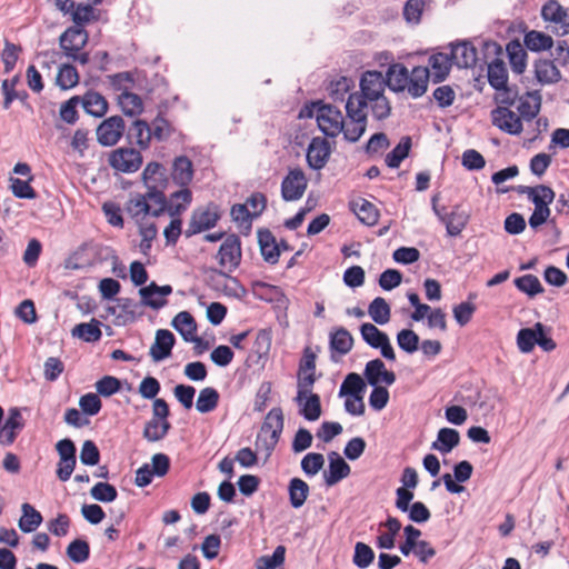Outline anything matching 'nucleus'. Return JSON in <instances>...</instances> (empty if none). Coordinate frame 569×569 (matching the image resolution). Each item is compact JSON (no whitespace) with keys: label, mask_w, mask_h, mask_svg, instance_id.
<instances>
[{"label":"nucleus","mask_w":569,"mask_h":569,"mask_svg":"<svg viewBox=\"0 0 569 569\" xmlns=\"http://www.w3.org/2000/svg\"><path fill=\"white\" fill-rule=\"evenodd\" d=\"M286 560V547L278 546L272 555H264L259 557L256 562V569H282Z\"/></svg>","instance_id":"38"},{"label":"nucleus","mask_w":569,"mask_h":569,"mask_svg":"<svg viewBox=\"0 0 569 569\" xmlns=\"http://www.w3.org/2000/svg\"><path fill=\"white\" fill-rule=\"evenodd\" d=\"M90 495L94 500L111 502L116 500L118 492L112 485L108 482H98L91 488Z\"/></svg>","instance_id":"60"},{"label":"nucleus","mask_w":569,"mask_h":569,"mask_svg":"<svg viewBox=\"0 0 569 569\" xmlns=\"http://www.w3.org/2000/svg\"><path fill=\"white\" fill-rule=\"evenodd\" d=\"M347 121L341 111L331 104H321L316 109L319 129L327 137L343 133L348 141L356 142L367 128L366 101L356 93H350L346 102Z\"/></svg>","instance_id":"1"},{"label":"nucleus","mask_w":569,"mask_h":569,"mask_svg":"<svg viewBox=\"0 0 569 569\" xmlns=\"http://www.w3.org/2000/svg\"><path fill=\"white\" fill-rule=\"evenodd\" d=\"M488 81L491 87L502 89L508 81V73L505 63L498 59L493 60L488 66Z\"/></svg>","instance_id":"46"},{"label":"nucleus","mask_w":569,"mask_h":569,"mask_svg":"<svg viewBox=\"0 0 569 569\" xmlns=\"http://www.w3.org/2000/svg\"><path fill=\"white\" fill-rule=\"evenodd\" d=\"M535 73L538 81L541 83H553L561 77L559 69L550 60L537 61L535 64Z\"/></svg>","instance_id":"39"},{"label":"nucleus","mask_w":569,"mask_h":569,"mask_svg":"<svg viewBox=\"0 0 569 569\" xmlns=\"http://www.w3.org/2000/svg\"><path fill=\"white\" fill-rule=\"evenodd\" d=\"M109 164L117 171L132 173L141 167L142 156L132 148H118L110 153Z\"/></svg>","instance_id":"7"},{"label":"nucleus","mask_w":569,"mask_h":569,"mask_svg":"<svg viewBox=\"0 0 569 569\" xmlns=\"http://www.w3.org/2000/svg\"><path fill=\"white\" fill-rule=\"evenodd\" d=\"M449 56L452 63L460 69L472 68L477 62V50L468 41L451 44Z\"/></svg>","instance_id":"18"},{"label":"nucleus","mask_w":569,"mask_h":569,"mask_svg":"<svg viewBox=\"0 0 569 569\" xmlns=\"http://www.w3.org/2000/svg\"><path fill=\"white\" fill-rule=\"evenodd\" d=\"M329 467L323 478L328 487L335 486L350 473L349 465L335 451L329 453Z\"/></svg>","instance_id":"21"},{"label":"nucleus","mask_w":569,"mask_h":569,"mask_svg":"<svg viewBox=\"0 0 569 569\" xmlns=\"http://www.w3.org/2000/svg\"><path fill=\"white\" fill-rule=\"evenodd\" d=\"M68 557L76 563H82L89 559L90 547L86 540L76 539L67 548Z\"/></svg>","instance_id":"54"},{"label":"nucleus","mask_w":569,"mask_h":569,"mask_svg":"<svg viewBox=\"0 0 569 569\" xmlns=\"http://www.w3.org/2000/svg\"><path fill=\"white\" fill-rule=\"evenodd\" d=\"M507 51L509 54V61L511 69L515 73L521 74L526 69V52L519 43L508 44Z\"/></svg>","instance_id":"55"},{"label":"nucleus","mask_w":569,"mask_h":569,"mask_svg":"<svg viewBox=\"0 0 569 569\" xmlns=\"http://www.w3.org/2000/svg\"><path fill=\"white\" fill-rule=\"evenodd\" d=\"M538 345L543 351H552L556 342L549 336V330L537 322L531 328H523L518 331L517 346L522 353H529Z\"/></svg>","instance_id":"3"},{"label":"nucleus","mask_w":569,"mask_h":569,"mask_svg":"<svg viewBox=\"0 0 569 569\" xmlns=\"http://www.w3.org/2000/svg\"><path fill=\"white\" fill-rule=\"evenodd\" d=\"M219 220V213L216 206H209L204 209L196 210L191 217L186 236L191 237L204 230L213 228Z\"/></svg>","instance_id":"10"},{"label":"nucleus","mask_w":569,"mask_h":569,"mask_svg":"<svg viewBox=\"0 0 569 569\" xmlns=\"http://www.w3.org/2000/svg\"><path fill=\"white\" fill-rule=\"evenodd\" d=\"M169 429V421L151 418L144 426L143 437L150 442L159 441L164 438Z\"/></svg>","instance_id":"48"},{"label":"nucleus","mask_w":569,"mask_h":569,"mask_svg":"<svg viewBox=\"0 0 569 569\" xmlns=\"http://www.w3.org/2000/svg\"><path fill=\"white\" fill-rule=\"evenodd\" d=\"M24 421L19 408H10L4 425L0 428V443L10 446L23 429Z\"/></svg>","instance_id":"17"},{"label":"nucleus","mask_w":569,"mask_h":569,"mask_svg":"<svg viewBox=\"0 0 569 569\" xmlns=\"http://www.w3.org/2000/svg\"><path fill=\"white\" fill-rule=\"evenodd\" d=\"M192 200V194L189 189L182 187L181 190L171 194V198L168 203L169 213L173 216L180 214L182 211L187 209Z\"/></svg>","instance_id":"49"},{"label":"nucleus","mask_w":569,"mask_h":569,"mask_svg":"<svg viewBox=\"0 0 569 569\" xmlns=\"http://www.w3.org/2000/svg\"><path fill=\"white\" fill-rule=\"evenodd\" d=\"M10 188L14 197L20 199H34L37 196L30 182L19 178H10Z\"/></svg>","instance_id":"63"},{"label":"nucleus","mask_w":569,"mask_h":569,"mask_svg":"<svg viewBox=\"0 0 569 569\" xmlns=\"http://www.w3.org/2000/svg\"><path fill=\"white\" fill-rule=\"evenodd\" d=\"M241 242L238 236H228L220 246L217 259L220 267L227 271H234L241 261Z\"/></svg>","instance_id":"6"},{"label":"nucleus","mask_w":569,"mask_h":569,"mask_svg":"<svg viewBox=\"0 0 569 569\" xmlns=\"http://www.w3.org/2000/svg\"><path fill=\"white\" fill-rule=\"evenodd\" d=\"M258 242L264 261L271 264L277 263L280 257V247L272 232L268 229L259 230Z\"/></svg>","instance_id":"24"},{"label":"nucleus","mask_w":569,"mask_h":569,"mask_svg":"<svg viewBox=\"0 0 569 569\" xmlns=\"http://www.w3.org/2000/svg\"><path fill=\"white\" fill-rule=\"evenodd\" d=\"M283 423L284 420L281 408L274 407L266 416L261 430L280 437L283 430Z\"/></svg>","instance_id":"45"},{"label":"nucleus","mask_w":569,"mask_h":569,"mask_svg":"<svg viewBox=\"0 0 569 569\" xmlns=\"http://www.w3.org/2000/svg\"><path fill=\"white\" fill-rule=\"evenodd\" d=\"M87 42L88 33L83 28L80 27L69 28L60 37V46L66 56L81 51Z\"/></svg>","instance_id":"19"},{"label":"nucleus","mask_w":569,"mask_h":569,"mask_svg":"<svg viewBox=\"0 0 569 569\" xmlns=\"http://www.w3.org/2000/svg\"><path fill=\"white\" fill-rule=\"evenodd\" d=\"M541 17L558 36L569 34V10L558 1L549 0L542 6Z\"/></svg>","instance_id":"5"},{"label":"nucleus","mask_w":569,"mask_h":569,"mask_svg":"<svg viewBox=\"0 0 569 569\" xmlns=\"http://www.w3.org/2000/svg\"><path fill=\"white\" fill-rule=\"evenodd\" d=\"M459 441L460 435L456 429L441 428L438 431L437 439L431 443V449L447 455L459 445Z\"/></svg>","instance_id":"29"},{"label":"nucleus","mask_w":569,"mask_h":569,"mask_svg":"<svg viewBox=\"0 0 569 569\" xmlns=\"http://www.w3.org/2000/svg\"><path fill=\"white\" fill-rule=\"evenodd\" d=\"M351 209L358 219L366 226H375L379 220V211L376 206L366 199L351 202Z\"/></svg>","instance_id":"30"},{"label":"nucleus","mask_w":569,"mask_h":569,"mask_svg":"<svg viewBox=\"0 0 569 569\" xmlns=\"http://www.w3.org/2000/svg\"><path fill=\"white\" fill-rule=\"evenodd\" d=\"M219 402V392L212 387H206L200 390L196 408L201 413L213 411Z\"/></svg>","instance_id":"43"},{"label":"nucleus","mask_w":569,"mask_h":569,"mask_svg":"<svg viewBox=\"0 0 569 569\" xmlns=\"http://www.w3.org/2000/svg\"><path fill=\"white\" fill-rule=\"evenodd\" d=\"M82 106L87 113L100 118L108 111V102L99 92L90 91L83 96Z\"/></svg>","instance_id":"32"},{"label":"nucleus","mask_w":569,"mask_h":569,"mask_svg":"<svg viewBox=\"0 0 569 569\" xmlns=\"http://www.w3.org/2000/svg\"><path fill=\"white\" fill-rule=\"evenodd\" d=\"M352 87V79L342 76L338 77L337 79H333L330 82L328 87V92L333 101H343L345 97L349 93Z\"/></svg>","instance_id":"50"},{"label":"nucleus","mask_w":569,"mask_h":569,"mask_svg":"<svg viewBox=\"0 0 569 569\" xmlns=\"http://www.w3.org/2000/svg\"><path fill=\"white\" fill-rule=\"evenodd\" d=\"M363 376L370 386H391L396 381V375L392 371L386 369L382 360L373 359L367 362Z\"/></svg>","instance_id":"16"},{"label":"nucleus","mask_w":569,"mask_h":569,"mask_svg":"<svg viewBox=\"0 0 569 569\" xmlns=\"http://www.w3.org/2000/svg\"><path fill=\"white\" fill-rule=\"evenodd\" d=\"M295 402L299 407V415L308 421H316L320 418L321 400L320 396L313 392H297Z\"/></svg>","instance_id":"14"},{"label":"nucleus","mask_w":569,"mask_h":569,"mask_svg":"<svg viewBox=\"0 0 569 569\" xmlns=\"http://www.w3.org/2000/svg\"><path fill=\"white\" fill-rule=\"evenodd\" d=\"M174 336L167 329H159L156 332L154 342L150 347V356L153 361L159 362L167 359L171 355L174 346Z\"/></svg>","instance_id":"20"},{"label":"nucleus","mask_w":569,"mask_h":569,"mask_svg":"<svg viewBox=\"0 0 569 569\" xmlns=\"http://www.w3.org/2000/svg\"><path fill=\"white\" fill-rule=\"evenodd\" d=\"M386 79L379 71H366L360 79V96L363 101H368L385 96Z\"/></svg>","instance_id":"11"},{"label":"nucleus","mask_w":569,"mask_h":569,"mask_svg":"<svg viewBox=\"0 0 569 569\" xmlns=\"http://www.w3.org/2000/svg\"><path fill=\"white\" fill-rule=\"evenodd\" d=\"M280 437L273 436L269 432H264L260 429V432L256 439L257 452L263 453L264 458L268 459L274 450Z\"/></svg>","instance_id":"56"},{"label":"nucleus","mask_w":569,"mask_h":569,"mask_svg":"<svg viewBox=\"0 0 569 569\" xmlns=\"http://www.w3.org/2000/svg\"><path fill=\"white\" fill-rule=\"evenodd\" d=\"M171 177L176 184L187 187L193 179L192 161L186 156L174 158Z\"/></svg>","instance_id":"25"},{"label":"nucleus","mask_w":569,"mask_h":569,"mask_svg":"<svg viewBox=\"0 0 569 569\" xmlns=\"http://www.w3.org/2000/svg\"><path fill=\"white\" fill-rule=\"evenodd\" d=\"M309 486L300 478H292L289 481L288 492L290 505L298 509L302 507L309 496Z\"/></svg>","instance_id":"33"},{"label":"nucleus","mask_w":569,"mask_h":569,"mask_svg":"<svg viewBox=\"0 0 569 569\" xmlns=\"http://www.w3.org/2000/svg\"><path fill=\"white\" fill-rule=\"evenodd\" d=\"M449 53L438 52L429 57V77L435 82H440L449 74L452 66Z\"/></svg>","instance_id":"26"},{"label":"nucleus","mask_w":569,"mask_h":569,"mask_svg":"<svg viewBox=\"0 0 569 569\" xmlns=\"http://www.w3.org/2000/svg\"><path fill=\"white\" fill-rule=\"evenodd\" d=\"M541 97L535 92H526L518 98L517 110L520 113V118L525 120L533 119L540 111Z\"/></svg>","instance_id":"27"},{"label":"nucleus","mask_w":569,"mask_h":569,"mask_svg":"<svg viewBox=\"0 0 569 569\" xmlns=\"http://www.w3.org/2000/svg\"><path fill=\"white\" fill-rule=\"evenodd\" d=\"M360 333L366 343L375 349L389 338L383 331L369 322L361 325Z\"/></svg>","instance_id":"53"},{"label":"nucleus","mask_w":569,"mask_h":569,"mask_svg":"<svg viewBox=\"0 0 569 569\" xmlns=\"http://www.w3.org/2000/svg\"><path fill=\"white\" fill-rule=\"evenodd\" d=\"M121 388V382L118 378L112 376H104L96 382V389L99 395L110 397L117 393Z\"/></svg>","instance_id":"62"},{"label":"nucleus","mask_w":569,"mask_h":569,"mask_svg":"<svg viewBox=\"0 0 569 569\" xmlns=\"http://www.w3.org/2000/svg\"><path fill=\"white\" fill-rule=\"evenodd\" d=\"M375 559L373 550L365 542H357L355 546L353 563L358 568H368Z\"/></svg>","instance_id":"61"},{"label":"nucleus","mask_w":569,"mask_h":569,"mask_svg":"<svg viewBox=\"0 0 569 569\" xmlns=\"http://www.w3.org/2000/svg\"><path fill=\"white\" fill-rule=\"evenodd\" d=\"M172 293L169 284L158 286L156 282L140 288L141 305L158 310L167 305L166 297Z\"/></svg>","instance_id":"13"},{"label":"nucleus","mask_w":569,"mask_h":569,"mask_svg":"<svg viewBox=\"0 0 569 569\" xmlns=\"http://www.w3.org/2000/svg\"><path fill=\"white\" fill-rule=\"evenodd\" d=\"M523 41L527 49L531 51L547 50L553 44V40L550 36L536 30L527 32Z\"/></svg>","instance_id":"47"},{"label":"nucleus","mask_w":569,"mask_h":569,"mask_svg":"<svg viewBox=\"0 0 569 569\" xmlns=\"http://www.w3.org/2000/svg\"><path fill=\"white\" fill-rule=\"evenodd\" d=\"M325 458L321 453H307L301 460V469L308 477L316 476L323 467Z\"/></svg>","instance_id":"57"},{"label":"nucleus","mask_w":569,"mask_h":569,"mask_svg":"<svg viewBox=\"0 0 569 569\" xmlns=\"http://www.w3.org/2000/svg\"><path fill=\"white\" fill-rule=\"evenodd\" d=\"M411 149V138L405 136L400 139L399 143L386 156V164L389 168L396 169L408 157Z\"/></svg>","instance_id":"37"},{"label":"nucleus","mask_w":569,"mask_h":569,"mask_svg":"<svg viewBox=\"0 0 569 569\" xmlns=\"http://www.w3.org/2000/svg\"><path fill=\"white\" fill-rule=\"evenodd\" d=\"M432 209L439 220L446 224L447 233L450 237L459 236L470 218L469 212L460 204H456L447 211L446 207H438L436 200L432 199Z\"/></svg>","instance_id":"4"},{"label":"nucleus","mask_w":569,"mask_h":569,"mask_svg":"<svg viewBox=\"0 0 569 569\" xmlns=\"http://www.w3.org/2000/svg\"><path fill=\"white\" fill-rule=\"evenodd\" d=\"M22 516L19 519V528L23 532L34 531L42 522L41 513L36 510L30 503H22Z\"/></svg>","instance_id":"36"},{"label":"nucleus","mask_w":569,"mask_h":569,"mask_svg":"<svg viewBox=\"0 0 569 569\" xmlns=\"http://www.w3.org/2000/svg\"><path fill=\"white\" fill-rule=\"evenodd\" d=\"M368 315L376 323L386 325L390 320V306L386 299L377 297L370 302L368 307Z\"/></svg>","instance_id":"41"},{"label":"nucleus","mask_w":569,"mask_h":569,"mask_svg":"<svg viewBox=\"0 0 569 569\" xmlns=\"http://www.w3.org/2000/svg\"><path fill=\"white\" fill-rule=\"evenodd\" d=\"M410 72L401 63L391 64L387 71L386 83L390 90L401 92L408 87V78Z\"/></svg>","instance_id":"28"},{"label":"nucleus","mask_w":569,"mask_h":569,"mask_svg":"<svg viewBox=\"0 0 569 569\" xmlns=\"http://www.w3.org/2000/svg\"><path fill=\"white\" fill-rule=\"evenodd\" d=\"M429 78V68L421 66L413 68L408 78L407 92L415 99L423 96L428 88Z\"/></svg>","instance_id":"23"},{"label":"nucleus","mask_w":569,"mask_h":569,"mask_svg":"<svg viewBox=\"0 0 569 569\" xmlns=\"http://www.w3.org/2000/svg\"><path fill=\"white\" fill-rule=\"evenodd\" d=\"M128 137L141 149H147L152 138L151 128L146 121L136 120L128 131Z\"/></svg>","instance_id":"35"},{"label":"nucleus","mask_w":569,"mask_h":569,"mask_svg":"<svg viewBox=\"0 0 569 569\" xmlns=\"http://www.w3.org/2000/svg\"><path fill=\"white\" fill-rule=\"evenodd\" d=\"M368 107H370L373 117L378 120L386 119L391 111L390 103L385 96L368 100L367 108Z\"/></svg>","instance_id":"64"},{"label":"nucleus","mask_w":569,"mask_h":569,"mask_svg":"<svg viewBox=\"0 0 569 569\" xmlns=\"http://www.w3.org/2000/svg\"><path fill=\"white\" fill-rule=\"evenodd\" d=\"M516 287L529 296H536L543 291L539 279L533 274H525L515 280Z\"/></svg>","instance_id":"59"},{"label":"nucleus","mask_w":569,"mask_h":569,"mask_svg":"<svg viewBox=\"0 0 569 569\" xmlns=\"http://www.w3.org/2000/svg\"><path fill=\"white\" fill-rule=\"evenodd\" d=\"M366 391V382L355 372L346 376L339 388V397L342 396H363Z\"/></svg>","instance_id":"40"},{"label":"nucleus","mask_w":569,"mask_h":569,"mask_svg":"<svg viewBox=\"0 0 569 569\" xmlns=\"http://www.w3.org/2000/svg\"><path fill=\"white\" fill-rule=\"evenodd\" d=\"M99 326V321L92 319L90 322L77 325L72 330V335L87 342H94L98 341L102 336Z\"/></svg>","instance_id":"44"},{"label":"nucleus","mask_w":569,"mask_h":569,"mask_svg":"<svg viewBox=\"0 0 569 569\" xmlns=\"http://www.w3.org/2000/svg\"><path fill=\"white\" fill-rule=\"evenodd\" d=\"M79 81L77 69L71 64H63L60 67L57 76V84L62 89H71Z\"/></svg>","instance_id":"58"},{"label":"nucleus","mask_w":569,"mask_h":569,"mask_svg":"<svg viewBox=\"0 0 569 569\" xmlns=\"http://www.w3.org/2000/svg\"><path fill=\"white\" fill-rule=\"evenodd\" d=\"M398 347L407 353H415L419 349V336L411 329H402L397 333Z\"/></svg>","instance_id":"52"},{"label":"nucleus","mask_w":569,"mask_h":569,"mask_svg":"<svg viewBox=\"0 0 569 569\" xmlns=\"http://www.w3.org/2000/svg\"><path fill=\"white\" fill-rule=\"evenodd\" d=\"M353 345V339L349 331L339 328L330 335V348L339 355H347Z\"/></svg>","instance_id":"42"},{"label":"nucleus","mask_w":569,"mask_h":569,"mask_svg":"<svg viewBox=\"0 0 569 569\" xmlns=\"http://www.w3.org/2000/svg\"><path fill=\"white\" fill-rule=\"evenodd\" d=\"M166 208L164 193L154 189L146 193H131L124 206L126 212L136 223H141L149 217H159Z\"/></svg>","instance_id":"2"},{"label":"nucleus","mask_w":569,"mask_h":569,"mask_svg":"<svg viewBox=\"0 0 569 569\" xmlns=\"http://www.w3.org/2000/svg\"><path fill=\"white\" fill-rule=\"evenodd\" d=\"M118 104L126 116H139L143 111L142 99L132 92L124 90L118 97Z\"/></svg>","instance_id":"34"},{"label":"nucleus","mask_w":569,"mask_h":569,"mask_svg":"<svg viewBox=\"0 0 569 569\" xmlns=\"http://www.w3.org/2000/svg\"><path fill=\"white\" fill-rule=\"evenodd\" d=\"M528 197L533 202L535 208H549V204L555 198V192L547 186H538L529 188Z\"/></svg>","instance_id":"51"},{"label":"nucleus","mask_w":569,"mask_h":569,"mask_svg":"<svg viewBox=\"0 0 569 569\" xmlns=\"http://www.w3.org/2000/svg\"><path fill=\"white\" fill-rule=\"evenodd\" d=\"M330 156V146L325 138L316 137L307 148V162L315 170L322 169Z\"/></svg>","instance_id":"15"},{"label":"nucleus","mask_w":569,"mask_h":569,"mask_svg":"<svg viewBox=\"0 0 569 569\" xmlns=\"http://www.w3.org/2000/svg\"><path fill=\"white\" fill-rule=\"evenodd\" d=\"M172 327L182 336L184 341L201 343V338L197 336V325L188 311L179 312L172 320Z\"/></svg>","instance_id":"22"},{"label":"nucleus","mask_w":569,"mask_h":569,"mask_svg":"<svg viewBox=\"0 0 569 569\" xmlns=\"http://www.w3.org/2000/svg\"><path fill=\"white\" fill-rule=\"evenodd\" d=\"M492 123L500 130L509 134H520L522 132L521 118L511 111L508 107H498L491 111Z\"/></svg>","instance_id":"12"},{"label":"nucleus","mask_w":569,"mask_h":569,"mask_svg":"<svg viewBox=\"0 0 569 569\" xmlns=\"http://www.w3.org/2000/svg\"><path fill=\"white\" fill-rule=\"evenodd\" d=\"M308 186L305 172L300 168L290 169L281 182V197L284 201L302 198Z\"/></svg>","instance_id":"8"},{"label":"nucleus","mask_w":569,"mask_h":569,"mask_svg":"<svg viewBox=\"0 0 569 569\" xmlns=\"http://www.w3.org/2000/svg\"><path fill=\"white\" fill-rule=\"evenodd\" d=\"M124 132V121L119 116L104 119L97 128V140L101 146L112 147L119 142Z\"/></svg>","instance_id":"9"},{"label":"nucleus","mask_w":569,"mask_h":569,"mask_svg":"<svg viewBox=\"0 0 569 569\" xmlns=\"http://www.w3.org/2000/svg\"><path fill=\"white\" fill-rule=\"evenodd\" d=\"M142 180L147 187V191L151 189L160 190L159 187L166 182L164 168L159 162H149L143 172Z\"/></svg>","instance_id":"31"}]
</instances>
